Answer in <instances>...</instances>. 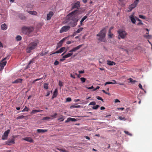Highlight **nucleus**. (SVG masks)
Here are the masks:
<instances>
[{
	"mask_svg": "<svg viewBox=\"0 0 152 152\" xmlns=\"http://www.w3.org/2000/svg\"><path fill=\"white\" fill-rule=\"evenodd\" d=\"M77 10H75L69 14L67 16L69 24L72 27L75 26L78 21V15Z\"/></svg>",
	"mask_w": 152,
	"mask_h": 152,
	"instance_id": "f257e3e1",
	"label": "nucleus"
},
{
	"mask_svg": "<svg viewBox=\"0 0 152 152\" xmlns=\"http://www.w3.org/2000/svg\"><path fill=\"white\" fill-rule=\"evenodd\" d=\"M106 33V28H104L102 29L99 33L96 35L98 39L101 42H105L106 41L105 38Z\"/></svg>",
	"mask_w": 152,
	"mask_h": 152,
	"instance_id": "f03ea898",
	"label": "nucleus"
},
{
	"mask_svg": "<svg viewBox=\"0 0 152 152\" xmlns=\"http://www.w3.org/2000/svg\"><path fill=\"white\" fill-rule=\"evenodd\" d=\"M37 46V44L35 42H32L29 44L26 48V52L30 53L32 50L36 48Z\"/></svg>",
	"mask_w": 152,
	"mask_h": 152,
	"instance_id": "7ed1b4c3",
	"label": "nucleus"
},
{
	"mask_svg": "<svg viewBox=\"0 0 152 152\" xmlns=\"http://www.w3.org/2000/svg\"><path fill=\"white\" fill-rule=\"evenodd\" d=\"M34 30V28L32 27H27L23 26L22 29V33L28 35Z\"/></svg>",
	"mask_w": 152,
	"mask_h": 152,
	"instance_id": "20e7f679",
	"label": "nucleus"
},
{
	"mask_svg": "<svg viewBox=\"0 0 152 152\" xmlns=\"http://www.w3.org/2000/svg\"><path fill=\"white\" fill-rule=\"evenodd\" d=\"M118 33L119 36L122 39H124L127 35V33L126 31L121 29H119L118 31Z\"/></svg>",
	"mask_w": 152,
	"mask_h": 152,
	"instance_id": "39448f33",
	"label": "nucleus"
},
{
	"mask_svg": "<svg viewBox=\"0 0 152 152\" xmlns=\"http://www.w3.org/2000/svg\"><path fill=\"white\" fill-rule=\"evenodd\" d=\"M139 1V0H135L133 4H132L129 6L128 10V12L131 11L137 6L138 3Z\"/></svg>",
	"mask_w": 152,
	"mask_h": 152,
	"instance_id": "423d86ee",
	"label": "nucleus"
},
{
	"mask_svg": "<svg viewBox=\"0 0 152 152\" xmlns=\"http://www.w3.org/2000/svg\"><path fill=\"white\" fill-rule=\"evenodd\" d=\"M7 58V57H5L1 61L0 63V70H2L4 67L6 65L7 61H5V60Z\"/></svg>",
	"mask_w": 152,
	"mask_h": 152,
	"instance_id": "0eeeda50",
	"label": "nucleus"
},
{
	"mask_svg": "<svg viewBox=\"0 0 152 152\" xmlns=\"http://www.w3.org/2000/svg\"><path fill=\"white\" fill-rule=\"evenodd\" d=\"M70 28L69 26H63L60 31V33H62L64 32H66L69 30Z\"/></svg>",
	"mask_w": 152,
	"mask_h": 152,
	"instance_id": "6e6552de",
	"label": "nucleus"
},
{
	"mask_svg": "<svg viewBox=\"0 0 152 152\" xmlns=\"http://www.w3.org/2000/svg\"><path fill=\"white\" fill-rule=\"evenodd\" d=\"M10 132V130L9 129H8L6 131L2 137V139L3 140L6 139L7 138Z\"/></svg>",
	"mask_w": 152,
	"mask_h": 152,
	"instance_id": "1a4fd4ad",
	"label": "nucleus"
},
{
	"mask_svg": "<svg viewBox=\"0 0 152 152\" xmlns=\"http://www.w3.org/2000/svg\"><path fill=\"white\" fill-rule=\"evenodd\" d=\"M65 39L66 38H63L57 44L56 48V50L58 48L61 47L63 43L65 40Z\"/></svg>",
	"mask_w": 152,
	"mask_h": 152,
	"instance_id": "9d476101",
	"label": "nucleus"
},
{
	"mask_svg": "<svg viewBox=\"0 0 152 152\" xmlns=\"http://www.w3.org/2000/svg\"><path fill=\"white\" fill-rule=\"evenodd\" d=\"M83 45H80L79 46H78L77 47L74 48L72 49L69 51V52H75L76 50H79L82 46Z\"/></svg>",
	"mask_w": 152,
	"mask_h": 152,
	"instance_id": "9b49d317",
	"label": "nucleus"
},
{
	"mask_svg": "<svg viewBox=\"0 0 152 152\" xmlns=\"http://www.w3.org/2000/svg\"><path fill=\"white\" fill-rule=\"evenodd\" d=\"M53 13L52 11H50L47 15V20H48L50 19L51 17L53 15Z\"/></svg>",
	"mask_w": 152,
	"mask_h": 152,
	"instance_id": "f8f14e48",
	"label": "nucleus"
},
{
	"mask_svg": "<svg viewBox=\"0 0 152 152\" xmlns=\"http://www.w3.org/2000/svg\"><path fill=\"white\" fill-rule=\"evenodd\" d=\"M129 18L131 20L133 24H135L136 22V20L135 19V18H134V14L132 15H130L129 16Z\"/></svg>",
	"mask_w": 152,
	"mask_h": 152,
	"instance_id": "ddd939ff",
	"label": "nucleus"
},
{
	"mask_svg": "<svg viewBox=\"0 0 152 152\" xmlns=\"http://www.w3.org/2000/svg\"><path fill=\"white\" fill-rule=\"evenodd\" d=\"M80 6V2L79 1H77L72 6V9L74 8H78Z\"/></svg>",
	"mask_w": 152,
	"mask_h": 152,
	"instance_id": "4468645a",
	"label": "nucleus"
},
{
	"mask_svg": "<svg viewBox=\"0 0 152 152\" xmlns=\"http://www.w3.org/2000/svg\"><path fill=\"white\" fill-rule=\"evenodd\" d=\"M65 48L64 47L61 48L59 50L54 52L53 54L61 53L64 51Z\"/></svg>",
	"mask_w": 152,
	"mask_h": 152,
	"instance_id": "2eb2a0df",
	"label": "nucleus"
},
{
	"mask_svg": "<svg viewBox=\"0 0 152 152\" xmlns=\"http://www.w3.org/2000/svg\"><path fill=\"white\" fill-rule=\"evenodd\" d=\"M58 95V90L57 88L55 90L54 92L53 93V95L52 97V99H53L56 97Z\"/></svg>",
	"mask_w": 152,
	"mask_h": 152,
	"instance_id": "dca6fc26",
	"label": "nucleus"
},
{
	"mask_svg": "<svg viewBox=\"0 0 152 152\" xmlns=\"http://www.w3.org/2000/svg\"><path fill=\"white\" fill-rule=\"evenodd\" d=\"M24 140L28 141L30 142H33V140L30 137H26L23 139Z\"/></svg>",
	"mask_w": 152,
	"mask_h": 152,
	"instance_id": "f3484780",
	"label": "nucleus"
},
{
	"mask_svg": "<svg viewBox=\"0 0 152 152\" xmlns=\"http://www.w3.org/2000/svg\"><path fill=\"white\" fill-rule=\"evenodd\" d=\"M6 143L8 145H10L12 144L15 143L14 140L13 139H12V140H11L10 141H6Z\"/></svg>",
	"mask_w": 152,
	"mask_h": 152,
	"instance_id": "a211bd4d",
	"label": "nucleus"
},
{
	"mask_svg": "<svg viewBox=\"0 0 152 152\" xmlns=\"http://www.w3.org/2000/svg\"><path fill=\"white\" fill-rule=\"evenodd\" d=\"M70 121L75 122L77 121V120L75 118H72L70 117L68 118L65 121V123H67Z\"/></svg>",
	"mask_w": 152,
	"mask_h": 152,
	"instance_id": "6ab92c4d",
	"label": "nucleus"
},
{
	"mask_svg": "<svg viewBox=\"0 0 152 152\" xmlns=\"http://www.w3.org/2000/svg\"><path fill=\"white\" fill-rule=\"evenodd\" d=\"M107 64L109 66L115 65L116 64L115 62L110 60H108L107 61Z\"/></svg>",
	"mask_w": 152,
	"mask_h": 152,
	"instance_id": "aec40b11",
	"label": "nucleus"
},
{
	"mask_svg": "<svg viewBox=\"0 0 152 152\" xmlns=\"http://www.w3.org/2000/svg\"><path fill=\"white\" fill-rule=\"evenodd\" d=\"M37 132L38 133H43L48 131L47 129H37Z\"/></svg>",
	"mask_w": 152,
	"mask_h": 152,
	"instance_id": "412c9836",
	"label": "nucleus"
},
{
	"mask_svg": "<svg viewBox=\"0 0 152 152\" xmlns=\"http://www.w3.org/2000/svg\"><path fill=\"white\" fill-rule=\"evenodd\" d=\"M70 53H68L67 54L63 56V58H68L70 57L73 54V53L72 52H70Z\"/></svg>",
	"mask_w": 152,
	"mask_h": 152,
	"instance_id": "4be33fe9",
	"label": "nucleus"
},
{
	"mask_svg": "<svg viewBox=\"0 0 152 152\" xmlns=\"http://www.w3.org/2000/svg\"><path fill=\"white\" fill-rule=\"evenodd\" d=\"M23 80L21 79H18L15 81L12 82V83H21Z\"/></svg>",
	"mask_w": 152,
	"mask_h": 152,
	"instance_id": "5701e85b",
	"label": "nucleus"
},
{
	"mask_svg": "<svg viewBox=\"0 0 152 152\" xmlns=\"http://www.w3.org/2000/svg\"><path fill=\"white\" fill-rule=\"evenodd\" d=\"M43 110H32L31 112V114H35L37 112H40L41 111H42Z\"/></svg>",
	"mask_w": 152,
	"mask_h": 152,
	"instance_id": "b1692460",
	"label": "nucleus"
},
{
	"mask_svg": "<svg viewBox=\"0 0 152 152\" xmlns=\"http://www.w3.org/2000/svg\"><path fill=\"white\" fill-rule=\"evenodd\" d=\"M28 12L31 15H37V12L35 11H28Z\"/></svg>",
	"mask_w": 152,
	"mask_h": 152,
	"instance_id": "393cba45",
	"label": "nucleus"
},
{
	"mask_svg": "<svg viewBox=\"0 0 152 152\" xmlns=\"http://www.w3.org/2000/svg\"><path fill=\"white\" fill-rule=\"evenodd\" d=\"M1 29L5 30L7 29V26L5 23L3 24L1 26Z\"/></svg>",
	"mask_w": 152,
	"mask_h": 152,
	"instance_id": "a878e982",
	"label": "nucleus"
},
{
	"mask_svg": "<svg viewBox=\"0 0 152 152\" xmlns=\"http://www.w3.org/2000/svg\"><path fill=\"white\" fill-rule=\"evenodd\" d=\"M18 17L22 20H24L26 18L25 17L21 14H19Z\"/></svg>",
	"mask_w": 152,
	"mask_h": 152,
	"instance_id": "bb28decb",
	"label": "nucleus"
},
{
	"mask_svg": "<svg viewBox=\"0 0 152 152\" xmlns=\"http://www.w3.org/2000/svg\"><path fill=\"white\" fill-rule=\"evenodd\" d=\"M87 18V16H84L81 20L80 22V24L81 26L83 25V22Z\"/></svg>",
	"mask_w": 152,
	"mask_h": 152,
	"instance_id": "cd10ccee",
	"label": "nucleus"
},
{
	"mask_svg": "<svg viewBox=\"0 0 152 152\" xmlns=\"http://www.w3.org/2000/svg\"><path fill=\"white\" fill-rule=\"evenodd\" d=\"M80 107H81V106L80 105H79L76 106L74 104L71 105L70 107V108L71 109H72V108H80Z\"/></svg>",
	"mask_w": 152,
	"mask_h": 152,
	"instance_id": "c85d7f7f",
	"label": "nucleus"
},
{
	"mask_svg": "<svg viewBox=\"0 0 152 152\" xmlns=\"http://www.w3.org/2000/svg\"><path fill=\"white\" fill-rule=\"evenodd\" d=\"M22 39V37L21 36L19 35L17 36L16 37V39L17 41H20Z\"/></svg>",
	"mask_w": 152,
	"mask_h": 152,
	"instance_id": "c756f323",
	"label": "nucleus"
},
{
	"mask_svg": "<svg viewBox=\"0 0 152 152\" xmlns=\"http://www.w3.org/2000/svg\"><path fill=\"white\" fill-rule=\"evenodd\" d=\"M64 119V118L63 115H61L59 118H58V120H60V121H63Z\"/></svg>",
	"mask_w": 152,
	"mask_h": 152,
	"instance_id": "7c9ffc66",
	"label": "nucleus"
},
{
	"mask_svg": "<svg viewBox=\"0 0 152 152\" xmlns=\"http://www.w3.org/2000/svg\"><path fill=\"white\" fill-rule=\"evenodd\" d=\"M48 84L47 83H44V88L46 89H47L48 88Z\"/></svg>",
	"mask_w": 152,
	"mask_h": 152,
	"instance_id": "2f4dec72",
	"label": "nucleus"
},
{
	"mask_svg": "<svg viewBox=\"0 0 152 152\" xmlns=\"http://www.w3.org/2000/svg\"><path fill=\"white\" fill-rule=\"evenodd\" d=\"M128 80H129L130 82L131 83H134L137 82L136 80H133L132 78H129L128 79Z\"/></svg>",
	"mask_w": 152,
	"mask_h": 152,
	"instance_id": "473e14b6",
	"label": "nucleus"
},
{
	"mask_svg": "<svg viewBox=\"0 0 152 152\" xmlns=\"http://www.w3.org/2000/svg\"><path fill=\"white\" fill-rule=\"evenodd\" d=\"M58 85L60 87V89H61V86H63V83L61 81L59 80Z\"/></svg>",
	"mask_w": 152,
	"mask_h": 152,
	"instance_id": "72a5a7b5",
	"label": "nucleus"
},
{
	"mask_svg": "<svg viewBox=\"0 0 152 152\" xmlns=\"http://www.w3.org/2000/svg\"><path fill=\"white\" fill-rule=\"evenodd\" d=\"M24 117H25L23 115H20V116L18 117H17L16 119H19L24 118Z\"/></svg>",
	"mask_w": 152,
	"mask_h": 152,
	"instance_id": "f704fd0d",
	"label": "nucleus"
},
{
	"mask_svg": "<svg viewBox=\"0 0 152 152\" xmlns=\"http://www.w3.org/2000/svg\"><path fill=\"white\" fill-rule=\"evenodd\" d=\"M83 29V28H80L77 29V31H76V32L77 33H79Z\"/></svg>",
	"mask_w": 152,
	"mask_h": 152,
	"instance_id": "c9c22d12",
	"label": "nucleus"
},
{
	"mask_svg": "<svg viewBox=\"0 0 152 152\" xmlns=\"http://www.w3.org/2000/svg\"><path fill=\"white\" fill-rule=\"evenodd\" d=\"M124 132L126 134L129 135L130 136H132V134L129 133L128 131H124Z\"/></svg>",
	"mask_w": 152,
	"mask_h": 152,
	"instance_id": "e433bc0d",
	"label": "nucleus"
},
{
	"mask_svg": "<svg viewBox=\"0 0 152 152\" xmlns=\"http://www.w3.org/2000/svg\"><path fill=\"white\" fill-rule=\"evenodd\" d=\"M118 118L121 120L125 121L126 120L125 117H122L121 116L119 117Z\"/></svg>",
	"mask_w": 152,
	"mask_h": 152,
	"instance_id": "4c0bfd02",
	"label": "nucleus"
},
{
	"mask_svg": "<svg viewBox=\"0 0 152 152\" xmlns=\"http://www.w3.org/2000/svg\"><path fill=\"white\" fill-rule=\"evenodd\" d=\"M34 63V60L33 59L31 60H30L28 63V67L29 65L31 64V63Z\"/></svg>",
	"mask_w": 152,
	"mask_h": 152,
	"instance_id": "58836bf2",
	"label": "nucleus"
},
{
	"mask_svg": "<svg viewBox=\"0 0 152 152\" xmlns=\"http://www.w3.org/2000/svg\"><path fill=\"white\" fill-rule=\"evenodd\" d=\"M99 107V106L98 105H96L95 106L93 107H92L93 109H94V110H96Z\"/></svg>",
	"mask_w": 152,
	"mask_h": 152,
	"instance_id": "ea45409f",
	"label": "nucleus"
},
{
	"mask_svg": "<svg viewBox=\"0 0 152 152\" xmlns=\"http://www.w3.org/2000/svg\"><path fill=\"white\" fill-rule=\"evenodd\" d=\"M50 119V117H45L43 118H42V120H47L48 119Z\"/></svg>",
	"mask_w": 152,
	"mask_h": 152,
	"instance_id": "a19ab883",
	"label": "nucleus"
},
{
	"mask_svg": "<svg viewBox=\"0 0 152 152\" xmlns=\"http://www.w3.org/2000/svg\"><path fill=\"white\" fill-rule=\"evenodd\" d=\"M86 79L84 78V77H81L80 78L81 81L83 82L84 83L85 82L86 80Z\"/></svg>",
	"mask_w": 152,
	"mask_h": 152,
	"instance_id": "79ce46f5",
	"label": "nucleus"
},
{
	"mask_svg": "<svg viewBox=\"0 0 152 152\" xmlns=\"http://www.w3.org/2000/svg\"><path fill=\"white\" fill-rule=\"evenodd\" d=\"M113 35V34L111 33V31L110 32L109 31L108 32V36L110 38H112V36Z\"/></svg>",
	"mask_w": 152,
	"mask_h": 152,
	"instance_id": "37998d69",
	"label": "nucleus"
},
{
	"mask_svg": "<svg viewBox=\"0 0 152 152\" xmlns=\"http://www.w3.org/2000/svg\"><path fill=\"white\" fill-rule=\"evenodd\" d=\"M139 17L141 19H145L146 18V17H145V16L143 15H139Z\"/></svg>",
	"mask_w": 152,
	"mask_h": 152,
	"instance_id": "c03bdc74",
	"label": "nucleus"
},
{
	"mask_svg": "<svg viewBox=\"0 0 152 152\" xmlns=\"http://www.w3.org/2000/svg\"><path fill=\"white\" fill-rule=\"evenodd\" d=\"M113 84L112 82H106L104 84V85L105 86L107 84Z\"/></svg>",
	"mask_w": 152,
	"mask_h": 152,
	"instance_id": "a18cd8bd",
	"label": "nucleus"
},
{
	"mask_svg": "<svg viewBox=\"0 0 152 152\" xmlns=\"http://www.w3.org/2000/svg\"><path fill=\"white\" fill-rule=\"evenodd\" d=\"M96 104V102H91L89 104V105H95Z\"/></svg>",
	"mask_w": 152,
	"mask_h": 152,
	"instance_id": "49530a36",
	"label": "nucleus"
},
{
	"mask_svg": "<svg viewBox=\"0 0 152 152\" xmlns=\"http://www.w3.org/2000/svg\"><path fill=\"white\" fill-rule=\"evenodd\" d=\"M57 114L56 113H54L53 115H51V117H53V118H55L56 117V116L57 115Z\"/></svg>",
	"mask_w": 152,
	"mask_h": 152,
	"instance_id": "de8ad7c7",
	"label": "nucleus"
},
{
	"mask_svg": "<svg viewBox=\"0 0 152 152\" xmlns=\"http://www.w3.org/2000/svg\"><path fill=\"white\" fill-rule=\"evenodd\" d=\"M96 98L98 100H100L102 101V102H103V100L99 96H97L96 97Z\"/></svg>",
	"mask_w": 152,
	"mask_h": 152,
	"instance_id": "09e8293b",
	"label": "nucleus"
},
{
	"mask_svg": "<svg viewBox=\"0 0 152 152\" xmlns=\"http://www.w3.org/2000/svg\"><path fill=\"white\" fill-rule=\"evenodd\" d=\"M71 101V98L68 97L66 99V102H69Z\"/></svg>",
	"mask_w": 152,
	"mask_h": 152,
	"instance_id": "8fccbe9b",
	"label": "nucleus"
},
{
	"mask_svg": "<svg viewBox=\"0 0 152 152\" xmlns=\"http://www.w3.org/2000/svg\"><path fill=\"white\" fill-rule=\"evenodd\" d=\"M139 88H140L142 90L144 91V90L143 88H142V85L140 83L139 84Z\"/></svg>",
	"mask_w": 152,
	"mask_h": 152,
	"instance_id": "3c124183",
	"label": "nucleus"
},
{
	"mask_svg": "<svg viewBox=\"0 0 152 152\" xmlns=\"http://www.w3.org/2000/svg\"><path fill=\"white\" fill-rule=\"evenodd\" d=\"M45 53H44L43 52L40 53L39 54V55L41 56H43L45 55Z\"/></svg>",
	"mask_w": 152,
	"mask_h": 152,
	"instance_id": "603ef678",
	"label": "nucleus"
},
{
	"mask_svg": "<svg viewBox=\"0 0 152 152\" xmlns=\"http://www.w3.org/2000/svg\"><path fill=\"white\" fill-rule=\"evenodd\" d=\"M59 62L58 61H56L54 63V64L55 65H58L59 64Z\"/></svg>",
	"mask_w": 152,
	"mask_h": 152,
	"instance_id": "864d4df0",
	"label": "nucleus"
},
{
	"mask_svg": "<svg viewBox=\"0 0 152 152\" xmlns=\"http://www.w3.org/2000/svg\"><path fill=\"white\" fill-rule=\"evenodd\" d=\"M58 150L61 151H62V152H66V151L65 150H64V149H58Z\"/></svg>",
	"mask_w": 152,
	"mask_h": 152,
	"instance_id": "5fc2aeb1",
	"label": "nucleus"
},
{
	"mask_svg": "<svg viewBox=\"0 0 152 152\" xmlns=\"http://www.w3.org/2000/svg\"><path fill=\"white\" fill-rule=\"evenodd\" d=\"M120 101L117 99H115V103L117 102H120Z\"/></svg>",
	"mask_w": 152,
	"mask_h": 152,
	"instance_id": "6e6d98bb",
	"label": "nucleus"
},
{
	"mask_svg": "<svg viewBox=\"0 0 152 152\" xmlns=\"http://www.w3.org/2000/svg\"><path fill=\"white\" fill-rule=\"evenodd\" d=\"M99 88L100 87H99V86H97L95 88H94V89H93V91H95L96 90Z\"/></svg>",
	"mask_w": 152,
	"mask_h": 152,
	"instance_id": "4d7b16f0",
	"label": "nucleus"
},
{
	"mask_svg": "<svg viewBox=\"0 0 152 152\" xmlns=\"http://www.w3.org/2000/svg\"><path fill=\"white\" fill-rule=\"evenodd\" d=\"M70 76H71V77H72L74 79L75 78V76L74 75H73V74H70Z\"/></svg>",
	"mask_w": 152,
	"mask_h": 152,
	"instance_id": "13d9d810",
	"label": "nucleus"
},
{
	"mask_svg": "<svg viewBox=\"0 0 152 152\" xmlns=\"http://www.w3.org/2000/svg\"><path fill=\"white\" fill-rule=\"evenodd\" d=\"M24 109L26 111H28V108L26 106L25 107Z\"/></svg>",
	"mask_w": 152,
	"mask_h": 152,
	"instance_id": "bf43d9fd",
	"label": "nucleus"
},
{
	"mask_svg": "<svg viewBox=\"0 0 152 152\" xmlns=\"http://www.w3.org/2000/svg\"><path fill=\"white\" fill-rule=\"evenodd\" d=\"M143 24V23L142 22V21L141 20L139 21V22L138 23V25H142Z\"/></svg>",
	"mask_w": 152,
	"mask_h": 152,
	"instance_id": "052dcab7",
	"label": "nucleus"
},
{
	"mask_svg": "<svg viewBox=\"0 0 152 152\" xmlns=\"http://www.w3.org/2000/svg\"><path fill=\"white\" fill-rule=\"evenodd\" d=\"M112 84H115V83H116V81L114 80H112Z\"/></svg>",
	"mask_w": 152,
	"mask_h": 152,
	"instance_id": "680f3d73",
	"label": "nucleus"
},
{
	"mask_svg": "<svg viewBox=\"0 0 152 152\" xmlns=\"http://www.w3.org/2000/svg\"><path fill=\"white\" fill-rule=\"evenodd\" d=\"M87 88L88 89H91L93 88H94V87H93V86H91L90 87H87Z\"/></svg>",
	"mask_w": 152,
	"mask_h": 152,
	"instance_id": "e2e57ef3",
	"label": "nucleus"
},
{
	"mask_svg": "<svg viewBox=\"0 0 152 152\" xmlns=\"http://www.w3.org/2000/svg\"><path fill=\"white\" fill-rule=\"evenodd\" d=\"M50 91L48 92H47V94L45 95V96H48L50 95Z\"/></svg>",
	"mask_w": 152,
	"mask_h": 152,
	"instance_id": "0e129e2a",
	"label": "nucleus"
},
{
	"mask_svg": "<svg viewBox=\"0 0 152 152\" xmlns=\"http://www.w3.org/2000/svg\"><path fill=\"white\" fill-rule=\"evenodd\" d=\"M79 72L80 74L83 73H84V70L80 71H79Z\"/></svg>",
	"mask_w": 152,
	"mask_h": 152,
	"instance_id": "69168bd1",
	"label": "nucleus"
},
{
	"mask_svg": "<svg viewBox=\"0 0 152 152\" xmlns=\"http://www.w3.org/2000/svg\"><path fill=\"white\" fill-rule=\"evenodd\" d=\"M113 27L112 26L109 29V31L110 32V31H111V30L113 28Z\"/></svg>",
	"mask_w": 152,
	"mask_h": 152,
	"instance_id": "338daca9",
	"label": "nucleus"
},
{
	"mask_svg": "<svg viewBox=\"0 0 152 152\" xmlns=\"http://www.w3.org/2000/svg\"><path fill=\"white\" fill-rule=\"evenodd\" d=\"M42 79V77L40 78L37 79L35 80V81H38L39 80H40L41 79Z\"/></svg>",
	"mask_w": 152,
	"mask_h": 152,
	"instance_id": "774afa93",
	"label": "nucleus"
}]
</instances>
